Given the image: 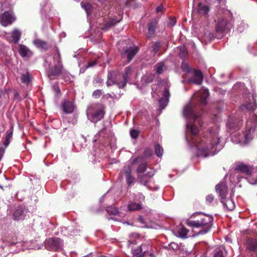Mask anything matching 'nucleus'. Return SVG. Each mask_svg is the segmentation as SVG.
<instances>
[{
  "mask_svg": "<svg viewBox=\"0 0 257 257\" xmlns=\"http://www.w3.org/2000/svg\"><path fill=\"white\" fill-rule=\"evenodd\" d=\"M183 114L187 118L193 119V123L187 124L186 140L190 144L195 146L200 154L204 157L214 155L218 150L217 146L220 139L216 132L209 131L205 133L201 136H198L199 130L197 124L202 126L199 115L196 114L193 102L186 104L183 109Z\"/></svg>",
  "mask_w": 257,
  "mask_h": 257,
  "instance_id": "nucleus-1",
  "label": "nucleus"
},
{
  "mask_svg": "<svg viewBox=\"0 0 257 257\" xmlns=\"http://www.w3.org/2000/svg\"><path fill=\"white\" fill-rule=\"evenodd\" d=\"M213 218L208 215L201 214L199 215L197 219L187 221V224L193 228H200L198 234L207 233L212 225Z\"/></svg>",
  "mask_w": 257,
  "mask_h": 257,
  "instance_id": "nucleus-2",
  "label": "nucleus"
},
{
  "mask_svg": "<svg viewBox=\"0 0 257 257\" xmlns=\"http://www.w3.org/2000/svg\"><path fill=\"white\" fill-rule=\"evenodd\" d=\"M105 108L103 104L98 102L91 105L87 111L88 119L95 123L103 119L105 114Z\"/></svg>",
  "mask_w": 257,
  "mask_h": 257,
  "instance_id": "nucleus-3",
  "label": "nucleus"
},
{
  "mask_svg": "<svg viewBox=\"0 0 257 257\" xmlns=\"http://www.w3.org/2000/svg\"><path fill=\"white\" fill-rule=\"evenodd\" d=\"M106 84L108 87L114 84L117 85L119 88L123 89L124 88L121 74L116 71L108 72L107 74V80Z\"/></svg>",
  "mask_w": 257,
  "mask_h": 257,
  "instance_id": "nucleus-4",
  "label": "nucleus"
},
{
  "mask_svg": "<svg viewBox=\"0 0 257 257\" xmlns=\"http://www.w3.org/2000/svg\"><path fill=\"white\" fill-rule=\"evenodd\" d=\"M63 241L59 237H54L49 238L45 241L46 247L50 250L55 251L61 249Z\"/></svg>",
  "mask_w": 257,
  "mask_h": 257,
  "instance_id": "nucleus-5",
  "label": "nucleus"
},
{
  "mask_svg": "<svg viewBox=\"0 0 257 257\" xmlns=\"http://www.w3.org/2000/svg\"><path fill=\"white\" fill-rule=\"evenodd\" d=\"M140 48L138 46L132 47H126L123 52L121 53V56L122 58H126L127 63L130 62L135 56L139 52Z\"/></svg>",
  "mask_w": 257,
  "mask_h": 257,
  "instance_id": "nucleus-6",
  "label": "nucleus"
},
{
  "mask_svg": "<svg viewBox=\"0 0 257 257\" xmlns=\"http://www.w3.org/2000/svg\"><path fill=\"white\" fill-rule=\"evenodd\" d=\"M209 95V91L207 89L197 92L193 96V101H196L200 105H205L207 103V99Z\"/></svg>",
  "mask_w": 257,
  "mask_h": 257,
  "instance_id": "nucleus-7",
  "label": "nucleus"
},
{
  "mask_svg": "<svg viewBox=\"0 0 257 257\" xmlns=\"http://www.w3.org/2000/svg\"><path fill=\"white\" fill-rule=\"evenodd\" d=\"M63 69V65L54 64V66L48 71V77L51 80L57 79L62 73Z\"/></svg>",
  "mask_w": 257,
  "mask_h": 257,
  "instance_id": "nucleus-8",
  "label": "nucleus"
},
{
  "mask_svg": "<svg viewBox=\"0 0 257 257\" xmlns=\"http://www.w3.org/2000/svg\"><path fill=\"white\" fill-rule=\"evenodd\" d=\"M153 155V152L150 149H146L144 151L142 155L138 156L136 158H132V165L138 164L140 162L147 161V159L150 158Z\"/></svg>",
  "mask_w": 257,
  "mask_h": 257,
  "instance_id": "nucleus-9",
  "label": "nucleus"
},
{
  "mask_svg": "<svg viewBox=\"0 0 257 257\" xmlns=\"http://www.w3.org/2000/svg\"><path fill=\"white\" fill-rule=\"evenodd\" d=\"M15 21V18L9 11L5 12L0 15V22L5 27L11 25Z\"/></svg>",
  "mask_w": 257,
  "mask_h": 257,
  "instance_id": "nucleus-10",
  "label": "nucleus"
},
{
  "mask_svg": "<svg viewBox=\"0 0 257 257\" xmlns=\"http://www.w3.org/2000/svg\"><path fill=\"white\" fill-rule=\"evenodd\" d=\"M237 173H242L245 175H251L253 168L242 163L237 164L234 169Z\"/></svg>",
  "mask_w": 257,
  "mask_h": 257,
  "instance_id": "nucleus-11",
  "label": "nucleus"
},
{
  "mask_svg": "<svg viewBox=\"0 0 257 257\" xmlns=\"http://www.w3.org/2000/svg\"><path fill=\"white\" fill-rule=\"evenodd\" d=\"M193 71L194 75L188 79V82L197 85H200L203 81V73L198 69H194Z\"/></svg>",
  "mask_w": 257,
  "mask_h": 257,
  "instance_id": "nucleus-12",
  "label": "nucleus"
},
{
  "mask_svg": "<svg viewBox=\"0 0 257 257\" xmlns=\"http://www.w3.org/2000/svg\"><path fill=\"white\" fill-rule=\"evenodd\" d=\"M158 23V21L154 19L152 20L148 24V33L147 34L148 38L150 39L155 37Z\"/></svg>",
  "mask_w": 257,
  "mask_h": 257,
  "instance_id": "nucleus-13",
  "label": "nucleus"
},
{
  "mask_svg": "<svg viewBox=\"0 0 257 257\" xmlns=\"http://www.w3.org/2000/svg\"><path fill=\"white\" fill-rule=\"evenodd\" d=\"M216 191L219 193L221 197L220 199H224L226 198L227 194V186L224 182H221L217 184L215 186Z\"/></svg>",
  "mask_w": 257,
  "mask_h": 257,
  "instance_id": "nucleus-14",
  "label": "nucleus"
},
{
  "mask_svg": "<svg viewBox=\"0 0 257 257\" xmlns=\"http://www.w3.org/2000/svg\"><path fill=\"white\" fill-rule=\"evenodd\" d=\"M62 107L63 112L66 114L72 113L74 109V105L72 102L67 99L63 101Z\"/></svg>",
  "mask_w": 257,
  "mask_h": 257,
  "instance_id": "nucleus-15",
  "label": "nucleus"
},
{
  "mask_svg": "<svg viewBox=\"0 0 257 257\" xmlns=\"http://www.w3.org/2000/svg\"><path fill=\"white\" fill-rule=\"evenodd\" d=\"M123 171L125 176L126 182L128 186L131 185L135 181V178L132 175V168L128 166L123 168Z\"/></svg>",
  "mask_w": 257,
  "mask_h": 257,
  "instance_id": "nucleus-16",
  "label": "nucleus"
},
{
  "mask_svg": "<svg viewBox=\"0 0 257 257\" xmlns=\"http://www.w3.org/2000/svg\"><path fill=\"white\" fill-rule=\"evenodd\" d=\"M141 248H142L143 253L137 257H144L145 254L149 253L151 257H154V255L152 252V247L150 243H143L141 245Z\"/></svg>",
  "mask_w": 257,
  "mask_h": 257,
  "instance_id": "nucleus-17",
  "label": "nucleus"
},
{
  "mask_svg": "<svg viewBox=\"0 0 257 257\" xmlns=\"http://www.w3.org/2000/svg\"><path fill=\"white\" fill-rule=\"evenodd\" d=\"M119 22V20H117L116 18H109L107 20L104 22L101 29L105 31L108 30Z\"/></svg>",
  "mask_w": 257,
  "mask_h": 257,
  "instance_id": "nucleus-18",
  "label": "nucleus"
},
{
  "mask_svg": "<svg viewBox=\"0 0 257 257\" xmlns=\"http://www.w3.org/2000/svg\"><path fill=\"white\" fill-rule=\"evenodd\" d=\"M33 43L37 48L45 51H47L51 48V45L47 42L39 39L35 40Z\"/></svg>",
  "mask_w": 257,
  "mask_h": 257,
  "instance_id": "nucleus-19",
  "label": "nucleus"
},
{
  "mask_svg": "<svg viewBox=\"0 0 257 257\" xmlns=\"http://www.w3.org/2000/svg\"><path fill=\"white\" fill-rule=\"evenodd\" d=\"M25 209L23 206H18L13 213V218L15 220H20L24 218Z\"/></svg>",
  "mask_w": 257,
  "mask_h": 257,
  "instance_id": "nucleus-20",
  "label": "nucleus"
},
{
  "mask_svg": "<svg viewBox=\"0 0 257 257\" xmlns=\"http://www.w3.org/2000/svg\"><path fill=\"white\" fill-rule=\"evenodd\" d=\"M220 202L223 204V206L227 208L229 210H232L235 208V204L233 201L230 198L220 199Z\"/></svg>",
  "mask_w": 257,
  "mask_h": 257,
  "instance_id": "nucleus-21",
  "label": "nucleus"
},
{
  "mask_svg": "<svg viewBox=\"0 0 257 257\" xmlns=\"http://www.w3.org/2000/svg\"><path fill=\"white\" fill-rule=\"evenodd\" d=\"M132 68L130 67H126L124 69V73L121 75L123 84L124 87L126 85L128 80L131 75Z\"/></svg>",
  "mask_w": 257,
  "mask_h": 257,
  "instance_id": "nucleus-22",
  "label": "nucleus"
},
{
  "mask_svg": "<svg viewBox=\"0 0 257 257\" xmlns=\"http://www.w3.org/2000/svg\"><path fill=\"white\" fill-rule=\"evenodd\" d=\"M227 21L226 19H222L219 20L216 27V31L218 33H222L223 32L226 28L227 25Z\"/></svg>",
  "mask_w": 257,
  "mask_h": 257,
  "instance_id": "nucleus-23",
  "label": "nucleus"
},
{
  "mask_svg": "<svg viewBox=\"0 0 257 257\" xmlns=\"http://www.w3.org/2000/svg\"><path fill=\"white\" fill-rule=\"evenodd\" d=\"M197 7V13L199 15H206L210 10L208 6L203 5L201 3H198Z\"/></svg>",
  "mask_w": 257,
  "mask_h": 257,
  "instance_id": "nucleus-24",
  "label": "nucleus"
},
{
  "mask_svg": "<svg viewBox=\"0 0 257 257\" xmlns=\"http://www.w3.org/2000/svg\"><path fill=\"white\" fill-rule=\"evenodd\" d=\"M155 75L152 73H146L142 78V81L143 83L148 84L152 82L155 79Z\"/></svg>",
  "mask_w": 257,
  "mask_h": 257,
  "instance_id": "nucleus-25",
  "label": "nucleus"
},
{
  "mask_svg": "<svg viewBox=\"0 0 257 257\" xmlns=\"http://www.w3.org/2000/svg\"><path fill=\"white\" fill-rule=\"evenodd\" d=\"M81 6L85 10L88 16L92 14L93 8L91 4L83 1L81 3Z\"/></svg>",
  "mask_w": 257,
  "mask_h": 257,
  "instance_id": "nucleus-26",
  "label": "nucleus"
},
{
  "mask_svg": "<svg viewBox=\"0 0 257 257\" xmlns=\"http://www.w3.org/2000/svg\"><path fill=\"white\" fill-rule=\"evenodd\" d=\"M140 239V235L137 233H132L129 236L128 240V245L131 244H137L138 241Z\"/></svg>",
  "mask_w": 257,
  "mask_h": 257,
  "instance_id": "nucleus-27",
  "label": "nucleus"
},
{
  "mask_svg": "<svg viewBox=\"0 0 257 257\" xmlns=\"http://www.w3.org/2000/svg\"><path fill=\"white\" fill-rule=\"evenodd\" d=\"M189 231L185 227L180 226L177 231V236L182 238H185L187 237Z\"/></svg>",
  "mask_w": 257,
  "mask_h": 257,
  "instance_id": "nucleus-28",
  "label": "nucleus"
},
{
  "mask_svg": "<svg viewBox=\"0 0 257 257\" xmlns=\"http://www.w3.org/2000/svg\"><path fill=\"white\" fill-rule=\"evenodd\" d=\"M21 32L17 29H14L12 33V37L14 43H17L21 38Z\"/></svg>",
  "mask_w": 257,
  "mask_h": 257,
  "instance_id": "nucleus-29",
  "label": "nucleus"
},
{
  "mask_svg": "<svg viewBox=\"0 0 257 257\" xmlns=\"http://www.w3.org/2000/svg\"><path fill=\"white\" fill-rule=\"evenodd\" d=\"M156 68V72L158 74H162L164 70L166 69V67L164 62H160L156 64L155 66Z\"/></svg>",
  "mask_w": 257,
  "mask_h": 257,
  "instance_id": "nucleus-30",
  "label": "nucleus"
},
{
  "mask_svg": "<svg viewBox=\"0 0 257 257\" xmlns=\"http://www.w3.org/2000/svg\"><path fill=\"white\" fill-rule=\"evenodd\" d=\"M139 164H139L138 168L137 169V170H136L137 172L138 173H144L147 169V166H148V163L147 162V161H144L140 162L139 163Z\"/></svg>",
  "mask_w": 257,
  "mask_h": 257,
  "instance_id": "nucleus-31",
  "label": "nucleus"
},
{
  "mask_svg": "<svg viewBox=\"0 0 257 257\" xmlns=\"http://www.w3.org/2000/svg\"><path fill=\"white\" fill-rule=\"evenodd\" d=\"M13 138V130L10 129L7 131L4 145L7 147L10 144L11 141Z\"/></svg>",
  "mask_w": 257,
  "mask_h": 257,
  "instance_id": "nucleus-32",
  "label": "nucleus"
},
{
  "mask_svg": "<svg viewBox=\"0 0 257 257\" xmlns=\"http://www.w3.org/2000/svg\"><path fill=\"white\" fill-rule=\"evenodd\" d=\"M227 252L222 248H217L214 251L213 257H226Z\"/></svg>",
  "mask_w": 257,
  "mask_h": 257,
  "instance_id": "nucleus-33",
  "label": "nucleus"
},
{
  "mask_svg": "<svg viewBox=\"0 0 257 257\" xmlns=\"http://www.w3.org/2000/svg\"><path fill=\"white\" fill-rule=\"evenodd\" d=\"M161 46L162 45L160 42H152L151 45L152 50L151 52L155 54H157L160 51Z\"/></svg>",
  "mask_w": 257,
  "mask_h": 257,
  "instance_id": "nucleus-34",
  "label": "nucleus"
},
{
  "mask_svg": "<svg viewBox=\"0 0 257 257\" xmlns=\"http://www.w3.org/2000/svg\"><path fill=\"white\" fill-rule=\"evenodd\" d=\"M56 53L54 54L53 56L54 64L63 65L60 53L58 49L56 50Z\"/></svg>",
  "mask_w": 257,
  "mask_h": 257,
  "instance_id": "nucleus-35",
  "label": "nucleus"
},
{
  "mask_svg": "<svg viewBox=\"0 0 257 257\" xmlns=\"http://www.w3.org/2000/svg\"><path fill=\"white\" fill-rule=\"evenodd\" d=\"M142 208V206L140 203L132 202L128 205V209L131 211L139 210Z\"/></svg>",
  "mask_w": 257,
  "mask_h": 257,
  "instance_id": "nucleus-36",
  "label": "nucleus"
},
{
  "mask_svg": "<svg viewBox=\"0 0 257 257\" xmlns=\"http://www.w3.org/2000/svg\"><path fill=\"white\" fill-rule=\"evenodd\" d=\"M21 79L23 83L28 84L31 82L32 76L29 73L27 72L26 74H23L21 75Z\"/></svg>",
  "mask_w": 257,
  "mask_h": 257,
  "instance_id": "nucleus-37",
  "label": "nucleus"
},
{
  "mask_svg": "<svg viewBox=\"0 0 257 257\" xmlns=\"http://www.w3.org/2000/svg\"><path fill=\"white\" fill-rule=\"evenodd\" d=\"M138 179L140 184L144 186H147L150 180L144 174L138 175Z\"/></svg>",
  "mask_w": 257,
  "mask_h": 257,
  "instance_id": "nucleus-38",
  "label": "nucleus"
},
{
  "mask_svg": "<svg viewBox=\"0 0 257 257\" xmlns=\"http://www.w3.org/2000/svg\"><path fill=\"white\" fill-rule=\"evenodd\" d=\"M155 149L156 155L158 157L161 158L163 154V148L159 144H157L155 146Z\"/></svg>",
  "mask_w": 257,
  "mask_h": 257,
  "instance_id": "nucleus-39",
  "label": "nucleus"
},
{
  "mask_svg": "<svg viewBox=\"0 0 257 257\" xmlns=\"http://www.w3.org/2000/svg\"><path fill=\"white\" fill-rule=\"evenodd\" d=\"M181 68L183 72H185L187 73H191L192 70L191 67H190L188 64L185 62L182 63Z\"/></svg>",
  "mask_w": 257,
  "mask_h": 257,
  "instance_id": "nucleus-40",
  "label": "nucleus"
},
{
  "mask_svg": "<svg viewBox=\"0 0 257 257\" xmlns=\"http://www.w3.org/2000/svg\"><path fill=\"white\" fill-rule=\"evenodd\" d=\"M28 49L24 45H21L19 49V53L22 57H26L28 54Z\"/></svg>",
  "mask_w": 257,
  "mask_h": 257,
  "instance_id": "nucleus-41",
  "label": "nucleus"
},
{
  "mask_svg": "<svg viewBox=\"0 0 257 257\" xmlns=\"http://www.w3.org/2000/svg\"><path fill=\"white\" fill-rule=\"evenodd\" d=\"M109 215H116L118 213V209L115 207H110L106 209Z\"/></svg>",
  "mask_w": 257,
  "mask_h": 257,
  "instance_id": "nucleus-42",
  "label": "nucleus"
},
{
  "mask_svg": "<svg viewBox=\"0 0 257 257\" xmlns=\"http://www.w3.org/2000/svg\"><path fill=\"white\" fill-rule=\"evenodd\" d=\"M62 76L63 79L65 80V82H68L70 81V74L69 72L66 71L64 68L63 70V72L61 74Z\"/></svg>",
  "mask_w": 257,
  "mask_h": 257,
  "instance_id": "nucleus-43",
  "label": "nucleus"
},
{
  "mask_svg": "<svg viewBox=\"0 0 257 257\" xmlns=\"http://www.w3.org/2000/svg\"><path fill=\"white\" fill-rule=\"evenodd\" d=\"M132 252L134 255H140L142 252V248H141V245L138 246L136 248H132Z\"/></svg>",
  "mask_w": 257,
  "mask_h": 257,
  "instance_id": "nucleus-44",
  "label": "nucleus"
},
{
  "mask_svg": "<svg viewBox=\"0 0 257 257\" xmlns=\"http://www.w3.org/2000/svg\"><path fill=\"white\" fill-rule=\"evenodd\" d=\"M54 91L56 93L57 96H60L61 95V92L58 84H55L53 86Z\"/></svg>",
  "mask_w": 257,
  "mask_h": 257,
  "instance_id": "nucleus-45",
  "label": "nucleus"
},
{
  "mask_svg": "<svg viewBox=\"0 0 257 257\" xmlns=\"http://www.w3.org/2000/svg\"><path fill=\"white\" fill-rule=\"evenodd\" d=\"M140 132L135 129H132L130 131V135L133 139H137L139 135Z\"/></svg>",
  "mask_w": 257,
  "mask_h": 257,
  "instance_id": "nucleus-46",
  "label": "nucleus"
},
{
  "mask_svg": "<svg viewBox=\"0 0 257 257\" xmlns=\"http://www.w3.org/2000/svg\"><path fill=\"white\" fill-rule=\"evenodd\" d=\"M102 94V90L100 89H97L93 91L92 93V96L94 98H99Z\"/></svg>",
  "mask_w": 257,
  "mask_h": 257,
  "instance_id": "nucleus-47",
  "label": "nucleus"
},
{
  "mask_svg": "<svg viewBox=\"0 0 257 257\" xmlns=\"http://www.w3.org/2000/svg\"><path fill=\"white\" fill-rule=\"evenodd\" d=\"M176 23V18L174 17H171L169 19V21L167 23L168 26L172 27L175 25Z\"/></svg>",
  "mask_w": 257,
  "mask_h": 257,
  "instance_id": "nucleus-48",
  "label": "nucleus"
},
{
  "mask_svg": "<svg viewBox=\"0 0 257 257\" xmlns=\"http://www.w3.org/2000/svg\"><path fill=\"white\" fill-rule=\"evenodd\" d=\"M179 55L181 58L184 59L186 57L187 55V52L184 48H181Z\"/></svg>",
  "mask_w": 257,
  "mask_h": 257,
  "instance_id": "nucleus-49",
  "label": "nucleus"
},
{
  "mask_svg": "<svg viewBox=\"0 0 257 257\" xmlns=\"http://www.w3.org/2000/svg\"><path fill=\"white\" fill-rule=\"evenodd\" d=\"M168 100L164 99V98H161L159 100L160 105L161 108L163 109L167 105Z\"/></svg>",
  "mask_w": 257,
  "mask_h": 257,
  "instance_id": "nucleus-50",
  "label": "nucleus"
},
{
  "mask_svg": "<svg viewBox=\"0 0 257 257\" xmlns=\"http://www.w3.org/2000/svg\"><path fill=\"white\" fill-rule=\"evenodd\" d=\"M169 247L171 248V249H172L174 251H177L179 249L178 245L174 242H172L169 244Z\"/></svg>",
  "mask_w": 257,
  "mask_h": 257,
  "instance_id": "nucleus-51",
  "label": "nucleus"
},
{
  "mask_svg": "<svg viewBox=\"0 0 257 257\" xmlns=\"http://www.w3.org/2000/svg\"><path fill=\"white\" fill-rule=\"evenodd\" d=\"M170 96V94L168 89L165 88L163 92V96L162 98H164V99L168 100Z\"/></svg>",
  "mask_w": 257,
  "mask_h": 257,
  "instance_id": "nucleus-52",
  "label": "nucleus"
},
{
  "mask_svg": "<svg viewBox=\"0 0 257 257\" xmlns=\"http://www.w3.org/2000/svg\"><path fill=\"white\" fill-rule=\"evenodd\" d=\"M144 175L146 176V177H147V178L150 180L155 175V171L151 170L149 171L146 174H145Z\"/></svg>",
  "mask_w": 257,
  "mask_h": 257,
  "instance_id": "nucleus-53",
  "label": "nucleus"
},
{
  "mask_svg": "<svg viewBox=\"0 0 257 257\" xmlns=\"http://www.w3.org/2000/svg\"><path fill=\"white\" fill-rule=\"evenodd\" d=\"M214 196L212 194H209L206 197V200L208 203H211L214 200Z\"/></svg>",
  "mask_w": 257,
  "mask_h": 257,
  "instance_id": "nucleus-54",
  "label": "nucleus"
},
{
  "mask_svg": "<svg viewBox=\"0 0 257 257\" xmlns=\"http://www.w3.org/2000/svg\"><path fill=\"white\" fill-rule=\"evenodd\" d=\"M135 0H126L125 3V5L126 7H132L133 6Z\"/></svg>",
  "mask_w": 257,
  "mask_h": 257,
  "instance_id": "nucleus-55",
  "label": "nucleus"
},
{
  "mask_svg": "<svg viewBox=\"0 0 257 257\" xmlns=\"http://www.w3.org/2000/svg\"><path fill=\"white\" fill-rule=\"evenodd\" d=\"M97 64V61L96 60L89 62L87 64V67H92Z\"/></svg>",
  "mask_w": 257,
  "mask_h": 257,
  "instance_id": "nucleus-56",
  "label": "nucleus"
},
{
  "mask_svg": "<svg viewBox=\"0 0 257 257\" xmlns=\"http://www.w3.org/2000/svg\"><path fill=\"white\" fill-rule=\"evenodd\" d=\"M14 96V99H18V100L21 99L20 94L18 92H17V91L15 92Z\"/></svg>",
  "mask_w": 257,
  "mask_h": 257,
  "instance_id": "nucleus-57",
  "label": "nucleus"
},
{
  "mask_svg": "<svg viewBox=\"0 0 257 257\" xmlns=\"http://www.w3.org/2000/svg\"><path fill=\"white\" fill-rule=\"evenodd\" d=\"M163 9H164V8H163V6L160 5L157 8L156 11L157 13L161 12L163 11Z\"/></svg>",
  "mask_w": 257,
  "mask_h": 257,
  "instance_id": "nucleus-58",
  "label": "nucleus"
},
{
  "mask_svg": "<svg viewBox=\"0 0 257 257\" xmlns=\"http://www.w3.org/2000/svg\"><path fill=\"white\" fill-rule=\"evenodd\" d=\"M98 2L101 4H103L105 2H106L107 0H97Z\"/></svg>",
  "mask_w": 257,
  "mask_h": 257,
  "instance_id": "nucleus-59",
  "label": "nucleus"
},
{
  "mask_svg": "<svg viewBox=\"0 0 257 257\" xmlns=\"http://www.w3.org/2000/svg\"><path fill=\"white\" fill-rule=\"evenodd\" d=\"M164 247H165V248H166V249H168L171 250V248H170V247H169V244H168L167 246H164Z\"/></svg>",
  "mask_w": 257,
  "mask_h": 257,
  "instance_id": "nucleus-60",
  "label": "nucleus"
},
{
  "mask_svg": "<svg viewBox=\"0 0 257 257\" xmlns=\"http://www.w3.org/2000/svg\"><path fill=\"white\" fill-rule=\"evenodd\" d=\"M3 91L2 90H0V98L2 96Z\"/></svg>",
  "mask_w": 257,
  "mask_h": 257,
  "instance_id": "nucleus-61",
  "label": "nucleus"
},
{
  "mask_svg": "<svg viewBox=\"0 0 257 257\" xmlns=\"http://www.w3.org/2000/svg\"><path fill=\"white\" fill-rule=\"evenodd\" d=\"M0 188L2 189H3V187L2 185H0Z\"/></svg>",
  "mask_w": 257,
  "mask_h": 257,
  "instance_id": "nucleus-62",
  "label": "nucleus"
},
{
  "mask_svg": "<svg viewBox=\"0 0 257 257\" xmlns=\"http://www.w3.org/2000/svg\"><path fill=\"white\" fill-rule=\"evenodd\" d=\"M144 198H145V196H143V199H144Z\"/></svg>",
  "mask_w": 257,
  "mask_h": 257,
  "instance_id": "nucleus-63",
  "label": "nucleus"
}]
</instances>
